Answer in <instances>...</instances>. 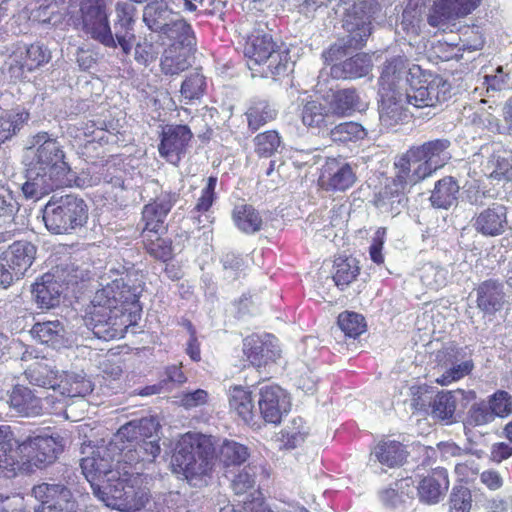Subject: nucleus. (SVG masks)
<instances>
[{
    "instance_id": "1",
    "label": "nucleus",
    "mask_w": 512,
    "mask_h": 512,
    "mask_svg": "<svg viewBox=\"0 0 512 512\" xmlns=\"http://www.w3.org/2000/svg\"><path fill=\"white\" fill-rule=\"evenodd\" d=\"M110 273L119 277H101L102 288L95 293L89 316L85 319L94 336L105 341L124 337L129 326L124 305L136 303L143 291L141 283H132L130 274L119 275L112 269Z\"/></svg>"
},
{
    "instance_id": "2",
    "label": "nucleus",
    "mask_w": 512,
    "mask_h": 512,
    "mask_svg": "<svg viewBox=\"0 0 512 512\" xmlns=\"http://www.w3.org/2000/svg\"><path fill=\"white\" fill-rule=\"evenodd\" d=\"M31 144L26 181L22 185L25 197L40 199L58 188L71 186L74 174L65 161L63 145L47 132L34 135Z\"/></svg>"
},
{
    "instance_id": "3",
    "label": "nucleus",
    "mask_w": 512,
    "mask_h": 512,
    "mask_svg": "<svg viewBox=\"0 0 512 512\" xmlns=\"http://www.w3.org/2000/svg\"><path fill=\"white\" fill-rule=\"evenodd\" d=\"M394 176L387 180L380 191L377 206L390 207L391 211L399 213L408 201L407 193L411 187L433 175L427 161L416 153L414 147L408 149L394 162Z\"/></svg>"
},
{
    "instance_id": "4",
    "label": "nucleus",
    "mask_w": 512,
    "mask_h": 512,
    "mask_svg": "<svg viewBox=\"0 0 512 512\" xmlns=\"http://www.w3.org/2000/svg\"><path fill=\"white\" fill-rule=\"evenodd\" d=\"M214 449L209 437L188 432L180 437L172 456V471L189 483L200 480L212 469Z\"/></svg>"
},
{
    "instance_id": "5",
    "label": "nucleus",
    "mask_w": 512,
    "mask_h": 512,
    "mask_svg": "<svg viewBox=\"0 0 512 512\" xmlns=\"http://www.w3.org/2000/svg\"><path fill=\"white\" fill-rule=\"evenodd\" d=\"M378 9L374 0H364L350 7L343 18V28L348 33L346 39L333 44L323 56L333 62L346 55L349 50L360 49L371 34V20Z\"/></svg>"
},
{
    "instance_id": "6",
    "label": "nucleus",
    "mask_w": 512,
    "mask_h": 512,
    "mask_svg": "<svg viewBox=\"0 0 512 512\" xmlns=\"http://www.w3.org/2000/svg\"><path fill=\"white\" fill-rule=\"evenodd\" d=\"M106 506L125 512L140 510L149 500V494L143 487L140 468L122 467L121 475L112 483L106 484L105 491L99 496Z\"/></svg>"
},
{
    "instance_id": "7",
    "label": "nucleus",
    "mask_w": 512,
    "mask_h": 512,
    "mask_svg": "<svg viewBox=\"0 0 512 512\" xmlns=\"http://www.w3.org/2000/svg\"><path fill=\"white\" fill-rule=\"evenodd\" d=\"M244 55L248 58V66H265L263 74L268 76H281L288 72L291 62L289 49L283 44H277L270 33L256 31L249 36Z\"/></svg>"
},
{
    "instance_id": "8",
    "label": "nucleus",
    "mask_w": 512,
    "mask_h": 512,
    "mask_svg": "<svg viewBox=\"0 0 512 512\" xmlns=\"http://www.w3.org/2000/svg\"><path fill=\"white\" fill-rule=\"evenodd\" d=\"M406 87L408 103L414 108L435 107L451 97V85L439 75L412 65L408 69Z\"/></svg>"
},
{
    "instance_id": "9",
    "label": "nucleus",
    "mask_w": 512,
    "mask_h": 512,
    "mask_svg": "<svg viewBox=\"0 0 512 512\" xmlns=\"http://www.w3.org/2000/svg\"><path fill=\"white\" fill-rule=\"evenodd\" d=\"M46 228L54 234L70 233L84 226L88 220V206L74 194L56 198L53 196L43 212Z\"/></svg>"
},
{
    "instance_id": "10",
    "label": "nucleus",
    "mask_w": 512,
    "mask_h": 512,
    "mask_svg": "<svg viewBox=\"0 0 512 512\" xmlns=\"http://www.w3.org/2000/svg\"><path fill=\"white\" fill-rule=\"evenodd\" d=\"M115 447V444L97 447L90 456L81 460L82 473L98 498L105 491L106 484L119 478L125 465L122 453H118Z\"/></svg>"
},
{
    "instance_id": "11",
    "label": "nucleus",
    "mask_w": 512,
    "mask_h": 512,
    "mask_svg": "<svg viewBox=\"0 0 512 512\" xmlns=\"http://www.w3.org/2000/svg\"><path fill=\"white\" fill-rule=\"evenodd\" d=\"M62 451L63 445L59 437H31L19 445L22 470L32 472L35 469L46 468L56 461Z\"/></svg>"
},
{
    "instance_id": "12",
    "label": "nucleus",
    "mask_w": 512,
    "mask_h": 512,
    "mask_svg": "<svg viewBox=\"0 0 512 512\" xmlns=\"http://www.w3.org/2000/svg\"><path fill=\"white\" fill-rule=\"evenodd\" d=\"M108 0H81L80 13L83 30L105 47L116 48V41L108 18Z\"/></svg>"
},
{
    "instance_id": "13",
    "label": "nucleus",
    "mask_w": 512,
    "mask_h": 512,
    "mask_svg": "<svg viewBox=\"0 0 512 512\" xmlns=\"http://www.w3.org/2000/svg\"><path fill=\"white\" fill-rule=\"evenodd\" d=\"M482 0H434L427 15V22L443 31L456 26L459 19L475 11Z\"/></svg>"
},
{
    "instance_id": "14",
    "label": "nucleus",
    "mask_w": 512,
    "mask_h": 512,
    "mask_svg": "<svg viewBox=\"0 0 512 512\" xmlns=\"http://www.w3.org/2000/svg\"><path fill=\"white\" fill-rule=\"evenodd\" d=\"M9 405L17 414L25 417L40 415L43 410L51 414H61L64 404L53 396H47L44 401L35 396L24 386H15L9 396Z\"/></svg>"
},
{
    "instance_id": "15",
    "label": "nucleus",
    "mask_w": 512,
    "mask_h": 512,
    "mask_svg": "<svg viewBox=\"0 0 512 512\" xmlns=\"http://www.w3.org/2000/svg\"><path fill=\"white\" fill-rule=\"evenodd\" d=\"M51 59V53L43 44L19 45L9 56L6 64L11 78L21 79L45 65Z\"/></svg>"
},
{
    "instance_id": "16",
    "label": "nucleus",
    "mask_w": 512,
    "mask_h": 512,
    "mask_svg": "<svg viewBox=\"0 0 512 512\" xmlns=\"http://www.w3.org/2000/svg\"><path fill=\"white\" fill-rule=\"evenodd\" d=\"M40 506L35 512H76V501L71 490L61 483H41L32 489Z\"/></svg>"
},
{
    "instance_id": "17",
    "label": "nucleus",
    "mask_w": 512,
    "mask_h": 512,
    "mask_svg": "<svg viewBox=\"0 0 512 512\" xmlns=\"http://www.w3.org/2000/svg\"><path fill=\"white\" fill-rule=\"evenodd\" d=\"M192 137L193 134L186 125L166 126L162 131L158 146L160 156L170 164L178 165L187 153Z\"/></svg>"
},
{
    "instance_id": "18",
    "label": "nucleus",
    "mask_w": 512,
    "mask_h": 512,
    "mask_svg": "<svg viewBox=\"0 0 512 512\" xmlns=\"http://www.w3.org/2000/svg\"><path fill=\"white\" fill-rule=\"evenodd\" d=\"M258 407L266 423L277 425L283 416L289 413L291 402L288 394L281 387L266 385L260 388Z\"/></svg>"
},
{
    "instance_id": "19",
    "label": "nucleus",
    "mask_w": 512,
    "mask_h": 512,
    "mask_svg": "<svg viewBox=\"0 0 512 512\" xmlns=\"http://www.w3.org/2000/svg\"><path fill=\"white\" fill-rule=\"evenodd\" d=\"M243 352L255 367L273 363L280 356L277 339L271 334L251 335L244 339Z\"/></svg>"
},
{
    "instance_id": "20",
    "label": "nucleus",
    "mask_w": 512,
    "mask_h": 512,
    "mask_svg": "<svg viewBox=\"0 0 512 512\" xmlns=\"http://www.w3.org/2000/svg\"><path fill=\"white\" fill-rule=\"evenodd\" d=\"M178 200V193L165 191L151 203L146 204L142 211V221L144 222L142 232L148 234L153 231H165V219Z\"/></svg>"
},
{
    "instance_id": "21",
    "label": "nucleus",
    "mask_w": 512,
    "mask_h": 512,
    "mask_svg": "<svg viewBox=\"0 0 512 512\" xmlns=\"http://www.w3.org/2000/svg\"><path fill=\"white\" fill-rule=\"evenodd\" d=\"M356 181V175L350 164L329 159L322 168L319 185L326 191H345Z\"/></svg>"
},
{
    "instance_id": "22",
    "label": "nucleus",
    "mask_w": 512,
    "mask_h": 512,
    "mask_svg": "<svg viewBox=\"0 0 512 512\" xmlns=\"http://www.w3.org/2000/svg\"><path fill=\"white\" fill-rule=\"evenodd\" d=\"M116 22L114 24L116 47L119 45L123 54L128 56L135 41L134 24L137 9L127 2H119L116 5Z\"/></svg>"
},
{
    "instance_id": "23",
    "label": "nucleus",
    "mask_w": 512,
    "mask_h": 512,
    "mask_svg": "<svg viewBox=\"0 0 512 512\" xmlns=\"http://www.w3.org/2000/svg\"><path fill=\"white\" fill-rule=\"evenodd\" d=\"M477 308L487 316L501 311L506 303L503 282L498 279H487L475 288Z\"/></svg>"
},
{
    "instance_id": "24",
    "label": "nucleus",
    "mask_w": 512,
    "mask_h": 512,
    "mask_svg": "<svg viewBox=\"0 0 512 512\" xmlns=\"http://www.w3.org/2000/svg\"><path fill=\"white\" fill-rule=\"evenodd\" d=\"M406 62L403 56H395L385 62L379 77V94L405 92L408 87Z\"/></svg>"
},
{
    "instance_id": "25",
    "label": "nucleus",
    "mask_w": 512,
    "mask_h": 512,
    "mask_svg": "<svg viewBox=\"0 0 512 512\" xmlns=\"http://www.w3.org/2000/svg\"><path fill=\"white\" fill-rule=\"evenodd\" d=\"M507 223V208L503 204L493 203L475 215L473 226L480 234L494 237L505 231Z\"/></svg>"
},
{
    "instance_id": "26",
    "label": "nucleus",
    "mask_w": 512,
    "mask_h": 512,
    "mask_svg": "<svg viewBox=\"0 0 512 512\" xmlns=\"http://www.w3.org/2000/svg\"><path fill=\"white\" fill-rule=\"evenodd\" d=\"M60 276L52 273L44 274L32 286V294L37 305L42 309L53 308L60 303L64 284ZM66 281V279H63Z\"/></svg>"
},
{
    "instance_id": "27",
    "label": "nucleus",
    "mask_w": 512,
    "mask_h": 512,
    "mask_svg": "<svg viewBox=\"0 0 512 512\" xmlns=\"http://www.w3.org/2000/svg\"><path fill=\"white\" fill-rule=\"evenodd\" d=\"M381 104L379 107V121L385 128H392L407 118L408 103L407 92L404 93H384L379 94Z\"/></svg>"
},
{
    "instance_id": "28",
    "label": "nucleus",
    "mask_w": 512,
    "mask_h": 512,
    "mask_svg": "<svg viewBox=\"0 0 512 512\" xmlns=\"http://www.w3.org/2000/svg\"><path fill=\"white\" fill-rule=\"evenodd\" d=\"M448 488L449 478L447 470L437 468L431 475L420 481L417 490L422 502L436 504L444 497Z\"/></svg>"
},
{
    "instance_id": "29",
    "label": "nucleus",
    "mask_w": 512,
    "mask_h": 512,
    "mask_svg": "<svg viewBox=\"0 0 512 512\" xmlns=\"http://www.w3.org/2000/svg\"><path fill=\"white\" fill-rule=\"evenodd\" d=\"M450 140L446 138L427 141L422 145L413 146L421 158L427 161L432 173L442 168L450 159Z\"/></svg>"
},
{
    "instance_id": "30",
    "label": "nucleus",
    "mask_w": 512,
    "mask_h": 512,
    "mask_svg": "<svg viewBox=\"0 0 512 512\" xmlns=\"http://www.w3.org/2000/svg\"><path fill=\"white\" fill-rule=\"evenodd\" d=\"M36 247L27 241H16L1 254L15 270V273L23 278L35 260Z\"/></svg>"
},
{
    "instance_id": "31",
    "label": "nucleus",
    "mask_w": 512,
    "mask_h": 512,
    "mask_svg": "<svg viewBox=\"0 0 512 512\" xmlns=\"http://www.w3.org/2000/svg\"><path fill=\"white\" fill-rule=\"evenodd\" d=\"M167 4L163 2L149 3L143 10V22L152 32L163 34L177 19Z\"/></svg>"
},
{
    "instance_id": "32",
    "label": "nucleus",
    "mask_w": 512,
    "mask_h": 512,
    "mask_svg": "<svg viewBox=\"0 0 512 512\" xmlns=\"http://www.w3.org/2000/svg\"><path fill=\"white\" fill-rule=\"evenodd\" d=\"M371 68V57L368 54L359 53L342 63L332 65L330 74L337 79H356L366 76Z\"/></svg>"
},
{
    "instance_id": "33",
    "label": "nucleus",
    "mask_w": 512,
    "mask_h": 512,
    "mask_svg": "<svg viewBox=\"0 0 512 512\" xmlns=\"http://www.w3.org/2000/svg\"><path fill=\"white\" fill-rule=\"evenodd\" d=\"M25 377L31 385L56 390L60 378L59 371L47 359L30 365L25 370Z\"/></svg>"
},
{
    "instance_id": "34",
    "label": "nucleus",
    "mask_w": 512,
    "mask_h": 512,
    "mask_svg": "<svg viewBox=\"0 0 512 512\" xmlns=\"http://www.w3.org/2000/svg\"><path fill=\"white\" fill-rule=\"evenodd\" d=\"M57 389L70 398L85 397L94 390V383L83 371L64 372L60 375Z\"/></svg>"
},
{
    "instance_id": "35",
    "label": "nucleus",
    "mask_w": 512,
    "mask_h": 512,
    "mask_svg": "<svg viewBox=\"0 0 512 512\" xmlns=\"http://www.w3.org/2000/svg\"><path fill=\"white\" fill-rule=\"evenodd\" d=\"M407 455L408 452L402 443L390 439L380 441L371 452V456L389 468L403 465Z\"/></svg>"
},
{
    "instance_id": "36",
    "label": "nucleus",
    "mask_w": 512,
    "mask_h": 512,
    "mask_svg": "<svg viewBox=\"0 0 512 512\" xmlns=\"http://www.w3.org/2000/svg\"><path fill=\"white\" fill-rule=\"evenodd\" d=\"M162 35L171 42L168 47L187 51H194L195 49L196 37L194 31L191 25L180 16L177 17Z\"/></svg>"
},
{
    "instance_id": "37",
    "label": "nucleus",
    "mask_w": 512,
    "mask_h": 512,
    "mask_svg": "<svg viewBox=\"0 0 512 512\" xmlns=\"http://www.w3.org/2000/svg\"><path fill=\"white\" fill-rule=\"evenodd\" d=\"M459 189L457 181L451 176L438 180L430 196L432 206L439 209H449L456 205Z\"/></svg>"
},
{
    "instance_id": "38",
    "label": "nucleus",
    "mask_w": 512,
    "mask_h": 512,
    "mask_svg": "<svg viewBox=\"0 0 512 512\" xmlns=\"http://www.w3.org/2000/svg\"><path fill=\"white\" fill-rule=\"evenodd\" d=\"M158 441V437L142 440L134 448L127 449L126 452L121 454L124 464L128 465L129 468H140L141 470L142 467H138L140 462L146 460L152 462L159 455L161 448Z\"/></svg>"
},
{
    "instance_id": "39",
    "label": "nucleus",
    "mask_w": 512,
    "mask_h": 512,
    "mask_svg": "<svg viewBox=\"0 0 512 512\" xmlns=\"http://www.w3.org/2000/svg\"><path fill=\"white\" fill-rule=\"evenodd\" d=\"M31 332L41 343L53 348H60L65 344L66 331L59 320L36 323Z\"/></svg>"
},
{
    "instance_id": "40",
    "label": "nucleus",
    "mask_w": 512,
    "mask_h": 512,
    "mask_svg": "<svg viewBox=\"0 0 512 512\" xmlns=\"http://www.w3.org/2000/svg\"><path fill=\"white\" fill-rule=\"evenodd\" d=\"M278 114V110L267 100L258 99L251 102L245 115L247 117L248 128L255 132L263 125L273 121Z\"/></svg>"
},
{
    "instance_id": "41",
    "label": "nucleus",
    "mask_w": 512,
    "mask_h": 512,
    "mask_svg": "<svg viewBox=\"0 0 512 512\" xmlns=\"http://www.w3.org/2000/svg\"><path fill=\"white\" fill-rule=\"evenodd\" d=\"M229 405L245 423L253 422L255 411L252 394L249 390L241 386L230 388Z\"/></svg>"
},
{
    "instance_id": "42",
    "label": "nucleus",
    "mask_w": 512,
    "mask_h": 512,
    "mask_svg": "<svg viewBox=\"0 0 512 512\" xmlns=\"http://www.w3.org/2000/svg\"><path fill=\"white\" fill-rule=\"evenodd\" d=\"M460 392H441L431 403V414L434 418L450 424L456 421V409Z\"/></svg>"
},
{
    "instance_id": "43",
    "label": "nucleus",
    "mask_w": 512,
    "mask_h": 512,
    "mask_svg": "<svg viewBox=\"0 0 512 512\" xmlns=\"http://www.w3.org/2000/svg\"><path fill=\"white\" fill-rule=\"evenodd\" d=\"M485 173L494 180L510 181L512 179V150H500L488 159Z\"/></svg>"
},
{
    "instance_id": "44",
    "label": "nucleus",
    "mask_w": 512,
    "mask_h": 512,
    "mask_svg": "<svg viewBox=\"0 0 512 512\" xmlns=\"http://www.w3.org/2000/svg\"><path fill=\"white\" fill-rule=\"evenodd\" d=\"M236 227L245 234H255L262 229L263 219L259 211L251 205H238L233 210Z\"/></svg>"
},
{
    "instance_id": "45",
    "label": "nucleus",
    "mask_w": 512,
    "mask_h": 512,
    "mask_svg": "<svg viewBox=\"0 0 512 512\" xmlns=\"http://www.w3.org/2000/svg\"><path fill=\"white\" fill-rule=\"evenodd\" d=\"M193 51L181 50L179 48L167 47L162 55L160 68L165 75H178L188 69L189 56Z\"/></svg>"
},
{
    "instance_id": "46",
    "label": "nucleus",
    "mask_w": 512,
    "mask_h": 512,
    "mask_svg": "<svg viewBox=\"0 0 512 512\" xmlns=\"http://www.w3.org/2000/svg\"><path fill=\"white\" fill-rule=\"evenodd\" d=\"M331 117L330 109L317 100L307 101L301 111L303 124L310 128L326 127L330 123Z\"/></svg>"
},
{
    "instance_id": "47",
    "label": "nucleus",
    "mask_w": 512,
    "mask_h": 512,
    "mask_svg": "<svg viewBox=\"0 0 512 512\" xmlns=\"http://www.w3.org/2000/svg\"><path fill=\"white\" fill-rule=\"evenodd\" d=\"M207 90V79L196 70L188 74L183 80L180 88V96L185 104H191L200 101Z\"/></svg>"
},
{
    "instance_id": "48",
    "label": "nucleus",
    "mask_w": 512,
    "mask_h": 512,
    "mask_svg": "<svg viewBox=\"0 0 512 512\" xmlns=\"http://www.w3.org/2000/svg\"><path fill=\"white\" fill-rule=\"evenodd\" d=\"M164 231H153L148 234L142 232L141 236L146 251L154 258L166 262L173 256L172 242L161 234Z\"/></svg>"
},
{
    "instance_id": "49",
    "label": "nucleus",
    "mask_w": 512,
    "mask_h": 512,
    "mask_svg": "<svg viewBox=\"0 0 512 512\" xmlns=\"http://www.w3.org/2000/svg\"><path fill=\"white\" fill-rule=\"evenodd\" d=\"M413 492V480L411 478H404L395 482L393 487L381 491L380 498L386 506L396 508L405 504L408 499H411Z\"/></svg>"
},
{
    "instance_id": "50",
    "label": "nucleus",
    "mask_w": 512,
    "mask_h": 512,
    "mask_svg": "<svg viewBox=\"0 0 512 512\" xmlns=\"http://www.w3.org/2000/svg\"><path fill=\"white\" fill-rule=\"evenodd\" d=\"M360 108V99L355 89L336 91L330 102L331 115L347 116Z\"/></svg>"
},
{
    "instance_id": "51",
    "label": "nucleus",
    "mask_w": 512,
    "mask_h": 512,
    "mask_svg": "<svg viewBox=\"0 0 512 512\" xmlns=\"http://www.w3.org/2000/svg\"><path fill=\"white\" fill-rule=\"evenodd\" d=\"M333 268V280L341 289L352 283L360 272L358 261L353 257L336 258Z\"/></svg>"
},
{
    "instance_id": "52",
    "label": "nucleus",
    "mask_w": 512,
    "mask_h": 512,
    "mask_svg": "<svg viewBox=\"0 0 512 512\" xmlns=\"http://www.w3.org/2000/svg\"><path fill=\"white\" fill-rule=\"evenodd\" d=\"M255 152L260 157H271L283 149V142L276 130H268L257 134L254 139Z\"/></svg>"
},
{
    "instance_id": "53",
    "label": "nucleus",
    "mask_w": 512,
    "mask_h": 512,
    "mask_svg": "<svg viewBox=\"0 0 512 512\" xmlns=\"http://www.w3.org/2000/svg\"><path fill=\"white\" fill-rule=\"evenodd\" d=\"M366 136V129L356 122L340 123L330 131L332 141L343 144L363 140Z\"/></svg>"
},
{
    "instance_id": "54",
    "label": "nucleus",
    "mask_w": 512,
    "mask_h": 512,
    "mask_svg": "<svg viewBox=\"0 0 512 512\" xmlns=\"http://www.w3.org/2000/svg\"><path fill=\"white\" fill-rule=\"evenodd\" d=\"M140 442L138 434L137 423L132 420L125 425L121 426L109 444H115V450L118 453L126 452L127 449H132Z\"/></svg>"
},
{
    "instance_id": "55",
    "label": "nucleus",
    "mask_w": 512,
    "mask_h": 512,
    "mask_svg": "<svg viewBox=\"0 0 512 512\" xmlns=\"http://www.w3.org/2000/svg\"><path fill=\"white\" fill-rule=\"evenodd\" d=\"M217 182L218 178L216 176L208 177L207 184L202 189L201 196L198 198L195 207L191 211L192 217L199 225L203 223V220L201 219L202 214L208 212L216 200L215 189Z\"/></svg>"
},
{
    "instance_id": "56",
    "label": "nucleus",
    "mask_w": 512,
    "mask_h": 512,
    "mask_svg": "<svg viewBox=\"0 0 512 512\" xmlns=\"http://www.w3.org/2000/svg\"><path fill=\"white\" fill-rule=\"evenodd\" d=\"M29 113L25 110L3 111L0 109V130H5L11 139L28 121Z\"/></svg>"
},
{
    "instance_id": "57",
    "label": "nucleus",
    "mask_w": 512,
    "mask_h": 512,
    "mask_svg": "<svg viewBox=\"0 0 512 512\" xmlns=\"http://www.w3.org/2000/svg\"><path fill=\"white\" fill-rule=\"evenodd\" d=\"M249 457L248 448L238 442L225 440L220 449L221 461L226 465H240Z\"/></svg>"
},
{
    "instance_id": "58",
    "label": "nucleus",
    "mask_w": 512,
    "mask_h": 512,
    "mask_svg": "<svg viewBox=\"0 0 512 512\" xmlns=\"http://www.w3.org/2000/svg\"><path fill=\"white\" fill-rule=\"evenodd\" d=\"M338 326L344 334L351 338L361 335L366 329L365 319L355 312H342L338 316Z\"/></svg>"
},
{
    "instance_id": "59",
    "label": "nucleus",
    "mask_w": 512,
    "mask_h": 512,
    "mask_svg": "<svg viewBox=\"0 0 512 512\" xmlns=\"http://www.w3.org/2000/svg\"><path fill=\"white\" fill-rule=\"evenodd\" d=\"M448 271L433 263H426L421 268L420 279L422 283L431 288L439 289L447 283Z\"/></svg>"
},
{
    "instance_id": "60",
    "label": "nucleus",
    "mask_w": 512,
    "mask_h": 512,
    "mask_svg": "<svg viewBox=\"0 0 512 512\" xmlns=\"http://www.w3.org/2000/svg\"><path fill=\"white\" fill-rule=\"evenodd\" d=\"M68 133L79 141L87 143L95 142L103 139V128L96 127L95 122H81L77 125L69 127Z\"/></svg>"
},
{
    "instance_id": "61",
    "label": "nucleus",
    "mask_w": 512,
    "mask_h": 512,
    "mask_svg": "<svg viewBox=\"0 0 512 512\" xmlns=\"http://www.w3.org/2000/svg\"><path fill=\"white\" fill-rule=\"evenodd\" d=\"M488 405L494 417L506 418L512 414V395L507 391L498 390L489 397Z\"/></svg>"
},
{
    "instance_id": "62",
    "label": "nucleus",
    "mask_w": 512,
    "mask_h": 512,
    "mask_svg": "<svg viewBox=\"0 0 512 512\" xmlns=\"http://www.w3.org/2000/svg\"><path fill=\"white\" fill-rule=\"evenodd\" d=\"M495 420L487 402L481 401L474 403L467 414L466 424L470 426H483Z\"/></svg>"
},
{
    "instance_id": "63",
    "label": "nucleus",
    "mask_w": 512,
    "mask_h": 512,
    "mask_svg": "<svg viewBox=\"0 0 512 512\" xmlns=\"http://www.w3.org/2000/svg\"><path fill=\"white\" fill-rule=\"evenodd\" d=\"M450 512H470L472 507V494L469 488L454 486L449 499Z\"/></svg>"
},
{
    "instance_id": "64",
    "label": "nucleus",
    "mask_w": 512,
    "mask_h": 512,
    "mask_svg": "<svg viewBox=\"0 0 512 512\" xmlns=\"http://www.w3.org/2000/svg\"><path fill=\"white\" fill-rule=\"evenodd\" d=\"M160 53L158 44L143 39L135 44L134 47V60L139 64L147 67L153 63Z\"/></svg>"
}]
</instances>
